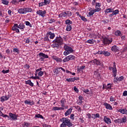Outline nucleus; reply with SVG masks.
<instances>
[{
	"label": "nucleus",
	"mask_w": 127,
	"mask_h": 127,
	"mask_svg": "<svg viewBox=\"0 0 127 127\" xmlns=\"http://www.w3.org/2000/svg\"><path fill=\"white\" fill-rule=\"evenodd\" d=\"M62 121L63 123L60 125V127H71L73 126V124L71 123L70 120L67 118H63L61 120V122H62Z\"/></svg>",
	"instance_id": "1"
},
{
	"label": "nucleus",
	"mask_w": 127,
	"mask_h": 127,
	"mask_svg": "<svg viewBox=\"0 0 127 127\" xmlns=\"http://www.w3.org/2000/svg\"><path fill=\"white\" fill-rule=\"evenodd\" d=\"M64 49L65 50L64 52V56H67V55H69V54H71V53H73V52H74L73 48L67 45L66 44H65L64 46Z\"/></svg>",
	"instance_id": "2"
},
{
	"label": "nucleus",
	"mask_w": 127,
	"mask_h": 127,
	"mask_svg": "<svg viewBox=\"0 0 127 127\" xmlns=\"http://www.w3.org/2000/svg\"><path fill=\"white\" fill-rule=\"evenodd\" d=\"M17 11L19 14H26L28 12H31L32 8L30 7L20 8L17 10Z\"/></svg>",
	"instance_id": "3"
},
{
	"label": "nucleus",
	"mask_w": 127,
	"mask_h": 127,
	"mask_svg": "<svg viewBox=\"0 0 127 127\" xmlns=\"http://www.w3.org/2000/svg\"><path fill=\"white\" fill-rule=\"evenodd\" d=\"M109 70H110V71H112L113 77H117V67L116 66V63H113V66L109 67Z\"/></svg>",
	"instance_id": "4"
},
{
	"label": "nucleus",
	"mask_w": 127,
	"mask_h": 127,
	"mask_svg": "<svg viewBox=\"0 0 127 127\" xmlns=\"http://www.w3.org/2000/svg\"><path fill=\"white\" fill-rule=\"evenodd\" d=\"M90 63H94V64H96L97 66L99 65L100 66V67H104V64L103 63H102L99 60H97L96 59H94V60L90 61Z\"/></svg>",
	"instance_id": "5"
},
{
	"label": "nucleus",
	"mask_w": 127,
	"mask_h": 127,
	"mask_svg": "<svg viewBox=\"0 0 127 127\" xmlns=\"http://www.w3.org/2000/svg\"><path fill=\"white\" fill-rule=\"evenodd\" d=\"M76 57L74 55H69L67 57H66L64 60L63 62H68V61H70V60H75Z\"/></svg>",
	"instance_id": "6"
},
{
	"label": "nucleus",
	"mask_w": 127,
	"mask_h": 127,
	"mask_svg": "<svg viewBox=\"0 0 127 127\" xmlns=\"http://www.w3.org/2000/svg\"><path fill=\"white\" fill-rule=\"evenodd\" d=\"M39 57L41 61H44L45 59H47V58H48V55H45L43 53H40L39 54Z\"/></svg>",
	"instance_id": "7"
},
{
	"label": "nucleus",
	"mask_w": 127,
	"mask_h": 127,
	"mask_svg": "<svg viewBox=\"0 0 127 127\" xmlns=\"http://www.w3.org/2000/svg\"><path fill=\"white\" fill-rule=\"evenodd\" d=\"M44 1H42L39 3V7L44 6V5H47L50 3V0H42Z\"/></svg>",
	"instance_id": "8"
},
{
	"label": "nucleus",
	"mask_w": 127,
	"mask_h": 127,
	"mask_svg": "<svg viewBox=\"0 0 127 127\" xmlns=\"http://www.w3.org/2000/svg\"><path fill=\"white\" fill-rule=\"evenodd\" d=\"M37 14H38L39 16H42V17H44L45 14H46V11H43L42 10H39L36 12Z\"/></svg>",
	"instance_id": "9"
},
{
	"label": "nucleus",
	"mask_w": 127,
	"mask_h": 127,
	"mask_svg": "<svg viewBox=\"0 0 127 127\" xmlns=\"http://www.w3.org/2000/svg\"><path fill=\"white\" fill-rule=\"evenodd\" d=\"M113 42V39H110L108 38H104L103 39V43L104 44H111Z\"/></svg>",
	"instance_id": "10"
},
{
	"label": "nucleus",
	"mask_w": 127,
	"mask_h": 127,
	"mask_svg": "<svg viewBox=\"0 0 127 127\" xmlns=\"http://www.w3.org/2000/svg\"><path fill=\"white\" fill-rule=\"evenodd\" d=\"M94 10L96 11V12H99L102 10V8H101V3H96L95 9H94Z\"/></svg>",
	"instance_id": "11"
},
{
	"label": "nucleus",
	"mask_w": 127,
	"mask_h": 127,
	"mask_svg": "<svg viewBox=\"0 0 127 127\" xmlns=\"http://www.w3.org/2000/svg\"><path fill=\"white\" fill-rule=\"evenodd\" d=\"M9 117L12 121H16L17 120L18 116L16 114H12V113H9Z\"/></svg>",
	"instance_id": "12"
},
{
	"label": "nucleus",
	"mask_w": 127,
	"mask_h": 127,
	"mask_svg": "<svg viewBox=\"0 0 127 127\" xmlns=\"http://www.w3.org/2000/svg\"><path fill=\"white\" fill-rule=\"evenodd\" d=\"M56 42L59 44L60 45H62L63 44V39L61 37H59L55 40Z\"/></svg>",
	"instance_id": "13"
},
{
	"label": "nucleus",
	"mask_w": 127,
	"mask_h": 127,
	"mask_svg": "<svg viewBox=\"0 0 127 127\" xmlns=\"http://www.w3.org/2000/svg\"><path fill=\"white\" fill-rule=\"evenodd\" d=\"M79 80H80L79 77H71L66 79V81H67V82H75V81H79Z\"/></svg>",
	"instance_id": "14"
},
{
	"label": "nucleus",
	"mask_w": 127,
	"mask_h": 127,
	"mask_svg": "<svg viewBox=\"0 0 127 127\" xmlns=\"http://www.w3.org/2000/svg\"><path fill=\"white\" fill-rule=\"evenodd\" d=\"M12 30H13V31H16L17 33H19V29H18V24H14L13 26L12 27Z\"/></svg>",
	"instance_id": "15"
},
{
	"label": "nucleus",
	"mask_w": 127,
	"mask_h": 127,
	"mask_svg": "<svg viewBox=\"0 0 127 127\" xmlns=\"http://www.w3.org/2000/svg\"><path fill=\"white\" fill-rule=\"evenodd\" d=\"M104 122H105L106 124L107 125H110V124H112V121L111 120V119L108 118L107 116H105L104 117Z\"/></svg>",
	"instance_id": "16"
},
{
	"label": "nucleus",
	"mask_w": 127,
	"mask_h": 127,
	"mask_svg": "<svg viewBox=\"0 0 127 127\" xmlns=\"http://www.w3.org/2000/svg\"><path fill=\"white\" fill-rule=\"evenodd\" d=\"M124 79H125V77L123 76H121L120 77H116L115 78L114 81V83H116V82H122V81H123Z\"/></svg>",
	"instance_id": "17"
},
{
	"label": "nucleus",
	"mask_w": 127,
	"mask_h": 127,
	"mask_svg": "<svg viewBox=\"0 0 127 127\" xmlns=\"http://www.w3.org/2000/svg\"><path fill=\"white\" fill-rule=\"evenodd\" d=\"M24 104L25 105H30V106H33L34 105V102L33 101L29 100V99L24 101Z\"/></svg>",
	"instance_id": "18"
},
{
	"label": "nucleus",
	"mask_w": 127,
	"mask_h": 127,
	"mask_svg": "<svg viewBox=\"0 0 127 127\" xmlns=\"http://www.w3.org/2000/svg\"><path fill=\"white\" fill-rule=\"evenodd\" d=\"M119 113L121 114H123V115H127V108H121L118 111Z\"/></svg>",
	"instance_id": "19"
},
{
	"label": "nucleus",
	"mask_w": 127,
	"mask_h": 127,
	"mask_svg": "<svg viewBox=\"0 0 127 127\" xmlns=\"http://www.w3.org/2000/svg\"><path fill=\"white\" fill-rule=\"evenodd\" d=\"M104 106H105L107 110H113V107H112V106L110 105V104H108L107 102H105L104 103Z\"/></svg>",
	"instance_id": "20"
},
{
	"label": "nucleus",
	"mask_w": 127,
	"mask_h": 127,
	"mask_svg": "<svg viewBox=\"0 0 127 127\" xmlns=\"http://www.w3.org/2000/svg\"><path fill=\"white\" fill-rule=\"evenodd\" d=\"M8 99H9V97L6 95L0 97V101L2 103L3 102H5V101H7Z\"/></svg>",
	"instance_id": "21"
},
{
	"label": "nucleus",
	"mask_w": 127,
	"mask_h": 127,
	"mask_svg": "<svg viewBox=\"0 0 127 127\" xmlns=\"http://www.w3.org/2000/svg\"><path fill=\"white\" fill-rule=\"evenodd\" d=\"M111 50H112V51H113V52H119V51H120L119 50V47H118L116 45L112 46V47L111 48Z\"/></svg>",
	"instance_id": "22"
},
{
	"label": "nucleus",
	"mask_w": 127,
	"mask_h": 127,
	"mask_svg": "<svg viewBox=\"0 0 127 127\" xmlns=\"http://www.w3.org/2000/svg\"><path fill=\"white\" fill-rule=\"evenodd\" d=\"M72 110H73V109L72 108H69L68 110H67L64 113V116L65 117H67V116H69L70 115H71V113H72Z\"/></svg>",
	"instance_id": "23"
},
{
	"label": "nucleus",
	"mask_w": 127,
	"mask_h": 127,
	"mask_svg": "<svg viewBox=\"0 0 127 127\" xmlns=\"http://www.w3.org/2000/svg\"><path fill=\"white\" fill-rule=\"evenodd\" d=\"M61 107L64 108L65 107V104H66V99L65 98H62L61 100Z\"/></svg>",
	"instance_id": "24"
},
{
	"label": "nucleus",
	"mask_w": 127,
	"mask_h": 127,
	"mask_svg": "<svg viewBox=\"0 0 127 127\" xmlns=\"http://www.w3.org/2000/svg\"><path fill=\"white\" fill-rule=\"evenodd\" d=\"M53 42V44L52 45V47H53V48H58L60 45L57 43L56 41H54Z\"/></svg>",
	"instance_id": "25"
},
{
	"label": "nucleus",
	"mask_w": 127,
	"mask_h": 127,
	"mask_svg": "<svg viewBox=\"0 0 127 127\" xmlns=\"http://www.w3.org/2000/svg\"><path fill=\"white\" fill-rule=\"evenodd\" d=\"M64 110V107H54L53 108V111H60V110Z\"/></svg>",
	"instance_id": "26"
},
{
	"label": "nucleus",
	"mask_w": 127,
	"mask_h": 127,
	"mask_svg": "<svg viewBox=\"0 0 127 127\" xmlns=\"http://www.w3.org/2000/svg\"><path fill=\"white\" fill-rule=\"evenodd\" d=\"M52 58L54 59V60H56L57 62H62V59L60 58H58L56 56H53L52 57Z\"/></svg>",
	"instance_id": "27"
},
{
	"label": "nucleus",
	"mask_w": 127,
	"mask_h": 127,
	"mask_svg": "<svg viewBox=\"0 0 127 127\" xmlns=\"http://www.w3.org/2000/svg\"><path fill=\"white\" fill-rule=\"evenodd\" d=\"M18 27L19 29L23 30V29L25 28V25L23 24V23H20L19 25H18Z\"/></svg>",
	"instance_id": "28"
},
{
	"label": "nucleus",
	"mask_w": 127,
	"mask_h": 127,
	"mask_svg": "<svg viewBox=\"0 0 127 127\" xmlns=\"http://www.w3.org/2000/svg\"><path fill=\"white\" fill-rule=\"evenodd\" d=\"M121 120V124H126L127 123V117L124 116L122 119H120Z\"/></svg>",
	"instance_id": "29"
},
{
	"label": "nucleus",
	"mask_w": 127,
	"mask_h": 127,
	"mask_svg": "<svg viewBox=\"0 0 127 127\" xmlns=\"http://www.w3.org/2000/svg\"><path fill=\"white\" fill-rule=\"evenodd\" d=\"M97 12L96 10H94V9L93 10H91V11H90L88 13V16H89V17L92 16V15H94V13Z\"/></svg>",
	"instance_id": "30"
},
{
	"label": "nucleus",
	"mask_w": 127,
	"mask_h": 127,
	"mask_svg": "<svg viewBox=\"0 0 127 127\" xmlns=\"http://www.w3.org/2000/svg\"><path fill=\"white\" fill-rule=\"evenodd\" d=\"M96 42V41L94 39H89L86 41V43H89V44H94Z\"/></svg>",
	"instance_id": "31"
},
{
	"label": "nucleus",
	"mask_w": 127,
	"mask_h": 127,
	"mask_svg": "<svg viewBox=\"0 0 127 127\" xmlns=\"http://www.w3.org/2000/svg\"><path fill=\"white\" fill-rule=\"evenodd\" d=\"M115 35H116V36H122V35H123L122 32L120 30L116 31V32H115Z\"/></svg>",
	"instance_id": "32"
},
{
	"label": "nucleus",
	"mask_w": 127,
	"mask_h": 127,
	"mask_svg": "<svg viewBox=\"0 0 127 127\" xmlns=\"http://www.w3.org/2000/svg\"><path fill=\"white\" fill-rule=\"evenodd\" d=\"M66 11L63 12L59 15V17H66Z\"/></svg>",
	"instance_id": "33"
},
{
	"label": "nucleus",
	"mask_w": 127,
	"mask_h": 127,
	"mask_svg": "<svg viewBox=\"0 0 127 127\" xmlns=\"http://www.w3.org/2000/svg\"><path fill=\"white\" fill-rule=\"evenodd\" d=\"M1 3L4 4L5 5H8V3H9V1L7 0H1Z\"/></svg>",
	"instance_id": "34"
},
{
	"label": "nucleus",
	"mask_w": 127,
	"mask_h": 127,
	"mask_svg": "<svg viewBox=\"0 0 127 127\" xmlns=\"http://www.w3.org/2000/svg\"><path fill=\"white\" fill-rule=\"evenodd\" d=\"M112 11H113V8H112V7L109 8H107L105 10V13H109V12H112Z\"/></svg>",
	"instance_id": "35"
},
{
	"label": "nucleus",
	"mask_w": 127,
	"mask_h": 127,
	"mask_svg": "<svg viewBox=\"0 0 127 127\" xmlns=\"http://www.w3.org/2000/svg\"><path fill=\"white\" fill-rule=\"evenodd\" d=\"M49 35H50V38L51 39H53V38H54V37H55V35L54 34V33H52V32H49L48 33Z\"/></svg>",
	"instance_id": "36"
},
{
	"label": "nucleus",
	"mask_w": 127,
	"mask_h": 127,
	"mask_svg": "<svg viewBox=\"0 0 127 127\" xmlns=\"http://www.w3.org/2000/svg\"><path fill=\"white\" fill-rule=\"evenodd\" d=\"M66 16H67L68 17H70V16H72V12L70 11H66Z\"/></svg>",
	"instance_id": "37"
},
{
	"label": "nucleus",
	"mask_w": 127,
	"mask_h": 127,
	"mask_svg": "<svg viewBox=\"0 0 127 127\" xmlns=\"http://www.w3.org/2000/svg\"><path fill=\"white\" fill-rule=\"evenodd\" d=\"M72 29V26L71 25L68 24L66 26V31H71Z\"/></svg>",
	"instance_id": "38"
},
{
	"label": "nucleus",
	"mask_w": 127,
	"mask_h": 127,
	"mask_svg": "<svg viewBox=\"0 0 127 127\" xmlns=\"http://www.w3.org/2000/svg\"><path fill=\"white\" fill-rule=\"evenodd\" d=\"M103 55H104V56H110V55H111V53L108 51H104Z\"/></svg>",
	"instance_id": "39"
},
{
	"label": "nucleus",
	"mask_w": 127,
	"mask_h": 127,
	"mask_svg": "<svg viewBox=\"0 0 127 127\" xmlns=\"http://www.w3.org/2000/svg\"><path fill=\"white\" fill-rule=\"evenodd\" d=\"M35 118H38L40 119H42V120L44 119V117L43 116H42V115H40V114H37L35 115Z\"/></svg>",
	"instance_id": "40"
},
{
	"label": "nucleus",
	"mask_w": 127,
	"mask_h": 127,
	"mask_svg": "<svg viewBox=\"0 0 127 127\" xmlns=\"http://www.w3.org/2000/svg\"><path fill=\"white\" fill-rule=\"evenodd\" d=\"M112 85V84L111 83H108L107 85H106L105 89H106V90H108L109 89H111Z\"/></svg>",
	"instance_id": "41"
},
{
	"label": "nucleus",
	"mask_w": 127,
	"mask_h": 127,
	"mask_svg": "<svg viewBox=\"0 0 127 127\" xmlns=\"http://www.w3.org/2000/svg\"><path fill=\"white\" fill-rule=\"evenodd\" d=\"M112 12L115 15H117V14H119V12H120V11L119 10V9L114 10V9H113Z\"/></svg>",
	"instance_id": "42"
},
{
	"label": "nucleus",
	"mask_w": 127,
	"mask_h": 127,
	"mask_svg": "<svg viewBox=\"0 0 127 127\" xmlns=\"http://www.w3.org/2000/svg\"><path fill=\"white\" fill-rule=\"evenodd\" d=\"M13 51L14 53H16V54H19V50L17 48H14Z\"/></svg>",
	"instance_id": "43"
},
{
	"label": "nucleus",
	"mask_w": 127,
	"mask_h": 127,
	"mask_svg": "<svg viewBox=\"0 0 127 127\" xmlns=\"http://www.w3.org/2000/svg\"><path fill=\"white\" fill-rule=\"evenodd\" d=\"M25 23L26 25H27V26H29V27H32V25L29 21H25Z\"/></svg>",
	"instance_id": "44"
},
{
	"label": "nucleus",
	"mask_w": 127,
	"mask_h": 127,
	"mask_svg": "<svg viewBox=\"0 0 127 127\" xmlns=\"http://www.w3.org/2000/svg\"><path fill=\"white\" fill-rule=\"evenodd\" d=\"M72 21H71L70 19H67L65 20V24H72Z\"/></svg>",
	"instance_id": "45"
},
{
	"label": "nucleus",
	"mask_w": 127,
	"mask_h": 127,
	"mask_svg": "<svg viewBox=\"0 0 127 127\" xmlns=\"http://www.w3.org/2000/svg\"><path fill=\"white\" fill-rule=\"evenodd\" d=\"M30 127V123L24 122V126L23 127Z\"/></svg>",
	"instance_id": "46"
},
{
	"label": "nucleus",
	"mask_w": 127,
	"mask_h": 127,
	"mask_svg": "<svg viewBox=\"0 0 127 127\" xmlns=\"http://www.w3.org/2000/svg\"><path fill=\"white\" fill-rule=\"evenodd\" d=\"M110 102H115L116 101V98L114 96H111L110 97Z\"/></svg>",
	"instance_id": "47"
},
{
	"label": "nucleus",
	"mask_w": 127,
	"mask_h": 127,
	"mask_svg": "<svg viewBox=\"0 0 127 127\" xmlns=\"http://www.w3.org/2000/svg\"><path fill=\"white\" fill-rule=\"evenodd\" d=\"M79 17L81 18L82 20H83V21H88V20L86 18H85V17L82 15H79Z\"/></svg>",
	"instance_id": "48"
},
{
	"label": "nucleus",
	"mask_w": 127,
	"mask_h": 127,
	"mask_svg": "<svg viewBox=\"0 0 127 127\" xmlns=\"http://www.w3.org/2000/svg\"><path fill=\"white\" fill-rule=\"evenodd\" d=\"M44 74V72L42 71H40L38 73V76H39V77H42V76H43Z\"/></svg>",
	"instance_id": "49"
},
{
	"label": "nucleus",
	"mask_w": 127,
	"mask_h": 127,
	"mask_svg": "<svg viewBox=\"0 0 127 127\" xmlns=\"http://www.w3.org/2000/svg\"><path fill=\"white\" fill-rule=\"evenodd\" d=\"M11 2L13 4H18L19 2L17 0H12Z\"/></svg>",
	"instance_id": "50"
},
{
	"label": "nucleus",
	"mask_w": 127,
	"mask_h": 127,
	"mask_svg": "<svg viewBox=\"0 0 127 127\" xmlns=\"http://www.w3.org/2000/svg\"><path fill=\"white\" fill-rule=\"evenodd\" d=\"M94 54L95 55H96V54H99L100 55H104V51H99L98 52L94 53Z\"/></svg>",
	"instance_id": "51"
},
{
	"label": "nucleus",
	"mask_w": 127,
	"mask_h": 127,
	"mask_svg": "<svg viewBox=\"0 0 127 127\" xmlns=\"http://www.w3.org/2000/svg\"><path fill=\"white\" fill-rule=\"evenodd\" d=\"M2 73H3V74H7V73H9V69H7V70H4L3 69L2 70Z\"/></svg>",
	"instance_id": "52"
},
{
	"label": "nucleus",
	"mask_w": 127,
	"mask_h": 127,
	"mask_svg": "<svg viewBox=\"0 0 127 127\" xmlns=\"http://www.w3.org/2000/svg\"><path fill=\"white\" fill-rule=\"evenodd\" d=\"M114 123L116 124H121V119H118L114 121Z\"/></svg>",
	"instance_id": "53"
},
{
	"label": "nucleus",
	"mask_w": 127,
	"mask_h": 127,
	"mask_svg": "<svg viewBox=\"0 0 127 127\" xmlns=\"http://www.w3.org/2000/svg\"><path fill=\"white\" fill-rule=\"evenodd\" d=\"M92 116H94V119L100 118V114L99 113H97L96 114H92Z\"/></svg>",
	"instance_id": "54"
},
{
	"label": "nucleus",
	"mask_w": 127,
	"mask_h": 127,
	"mask_svg": "<svg viewBox=\"0 0 127 127\" xmlns=\"http://www.w3.org/2000/svg\"><path fill=\"white\" fill-rule=\"evenodd\" d=\"M79 120L81 121V123L82 124H84V123H85V121H84V117H83V116L80 117L79 118Z\"/></svg>",
	"instance_id": "55"
},
{
	"label": "nucleus",
	"mask_w": 127,
	"mask_h": 127,
	"mask_svg": "<svg viewBox=\"0 0 127 127\" xmlns=\"http://www.w3.org/2000/svg\"><path fill=\"white\" fill-rule=\"evenodd\" d=\"M54 22H55V19L51 18L49 20V23H53Z\"/></svg>",
	"instance_id": "56"
},
{
	"label": "nucleus",
	"mask_w": 127,
	"mask_h": 127,
	"mask_svg": "<svg viewBox=\"0 0 127 127\" xmlns=\"http://www.w3.org/2000/svg\"><path fill=\"white\" fill-rule=\"evenodd\" d=\"M94 75H97V77H101V74L98 73V71H94Z\"/></svg>",
	"instance_id": "57"
},
{
	"label": "nucleus",
	"mask_w": 127,
	"mask_h": 127,
	"mask_svg": "<svg viewBox=\"0 0 127 127\" xmlns=\"http://www.w3.org/2000/svg\"><path fill=\"white\" fill-rule=\"evenodd\" d=\"M44 40L45 41H49V38H48V36H46L44 38Z\"/></svg>",
	"instance_id": "58"
},
{
	"label": "nucleus",
	"mask_w": 127,
	"mask_h": 127,
	"mask_svg": "<svg viewBox=\"0 0 127 127\" xmlns=\"http://www.w3.org/2000/svg\"><path fill=\"white\" fill-rule=\"evenodd\" d=\"M30 43V39H29V38H28L25 41V43H27L28 44H29Z\"/></svg>",
	"instance_id": "59"
},
{
	"label": "nucleus",
	"mask_w": 127,
	"mask_h": 127,
	"mask_svg": "<svg viewBox=\"0 0 127 127\" xmlns=\"http://www.w3.org/2000/svg\"><path fill=\"white\" fill-rule=\"evenodd\" d=\"M123 96H124V97H126L127 96V90H125L124 91Z\"/></svg>",
	"instance_id": "60"
},
{
	"label": "nucleus",
	"mask_w": 127,
	"mask_h": 127,
	"mask_svg": "<svg viewBox=\"0 0 127 127\" xmlns=\"http://www.w3.org/2000/svg\"><path fill=\"white\" fill-rule=\"evenodd\" d=\"M74 90L75 91V92H76V93H79V90L78 89V88H77V87H76V86L74 87Z\"/></svg>",
	"instance_id": "61"
},
{
	"label": "nucleus",
	"mask_w": 127,
	"mask_h": 127,
	"mask_svg": "<svg viewBox=\"0 0 127 127\" xmlns=\"http://www.w3.org/2000/svg\"><path fill=\"white\" fill-rule=\"evenodd\" d=\"M31 82V80H28L25 81V84H26V85H29V84Z\"/></svg>",
	"instance_id": "62"
},
{
	"label": "nucleus",
	"mask_w": 127,
	"mask_h": 127,
	"mask_svg": "<svg viewBox=\"0 0 127 127\" xmlns=\"http://www.w3.org/2000/svg\"><path fill=\"white\" fill-rule=\"evenodd\" d=\"M74 117H75V115H74V114H71V115H70V119H71V120H74V119H75V118Z\"/></svg>",
	"instance_id": "63"
},
{
	"label": "nucleus",
	"mask_w": 127,
	"mask_h": 127,
	"mask_svg": "<svg viewBox=\"0 0 127 127\" xmlns=\"http://www.w3.org/2000/svg\"><path fill=\"white\" fill-rule=\"evenodd\" d=\"M83 92H84V93H85L86 94H88V93L89 92V89H84L83 90Z\"/></svg>",
	"instance_id": "64"
}]
</instances>
